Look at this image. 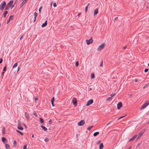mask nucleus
I'll return each instance as SVG.
<instances>
[{
	"label": "nucleus",
	"instance_id": "14",
	"mask_svg": "<svg viewBox=\"0 0 149 149\" xmlns=\"http://www.w3.org/2000/svg\"><path fill=\"white\" fill-rule=\"evenodd\" d=\"M137 136V135H134V136H133V137H132V138H131L130 139V141H131L132 140H134L136 138V137Z\"/></svg>",
	"mask_w": 149,
	"mask_h": 149
},
{
	"label": "nucleus",
	"instance_id": "15",
	"mask_svg": "<svg viewBox=\"0 0 149 149\" xmlns=\"http://www.w3.org/2000/svg\"><path fill=\"white\" fill-rule=\"evenodd\" d=\"M37 15H38V14L37 13L35 12L34 13V22H35L36 21V17H37Z\"/></svg>",
	"mask_w": 149,
	"mask_h": 149
},
{
	"label": "nucleus",
	"instance_id": "40",
	"mask_svg": "<svg viewBox=\"0 0 149 149\" xmlns=\"http://www.w3.org/2000/svg\"><path fill=\"white\" fill-rule=\"evenodd\" d=\"M21 124V122L19 121L18 123V126H20Z\"/></svg>",
	"mask_w": 149,
	"mask_h": 149
},
{
	"label": "nucleus",
	"instance_id": "39",
	"mask_svg": "<svg viewBox=\"0 0 149 149\" xmlns=\"http://www.w3.org/2000/svg\"><path fill=\"white\" fill-rule=\"evenodd\" d=\"M42 7L41 6V7H40V8L39 9V11L40 13V11H41V10L42 9Z\"/></svg>",
	"mask_w": 149,
	"mask_h": 149
},
{
	"label": "nucleus",
	"instance_id": "45",
	"mask_svg": "<svg viewBox=\"0 0 149 149\" xmlns=\"http://www.w3.org/2000/svg\"><path fill=\"white\" fill-rule=\"evenodd\" d=\"M24 35H22V36H21L20 38V40H21L22 39V38H23L24 36Z\"/></svg>",
	"mask_w": 149,
	"mask_h": 149
},
{
	"label": "nucleus",
	"instance_id": "49",
	"mask_svg": "<svg viewBox=\"0 0 149 149\" xmlns=\"http://www.w3.org/2000/svg\"><path fill=\"white\" fill-rule=\"evenodd\" d=\"M148 86V85L147 84H146L145 85V86L143 87V88H146Z\"/></svg>",
	"mask_w": 149,
	"mask_h": 149
},
{
	"label": "nucleus",
	"instance_id": "47",
	"mask_svg": "<svg viewBox=\"0 0 149 149\" xmlns=\"http://www.w3.org/2000/svg\"><path fill=\"white\" fill-rule=\"evenodd\" d=\"M35 99V101L37 100H38V97H35V99Z\"/></svg>",
	"mask_w": 149,
	"mask_h": 149
},
{
	"label": "nucleus",
	"instance_id": "22",
	"mask_svg": "<svg viewBox=\"0 0 149 149\" xmlns=\"http://www.w3.org/2000/svg\"><path fill=\"white\" fill-rule=\"evenodd\" d=\"M17 63H16L14 65H13V68H16L17 66Z\"/></svg>",
	"mask_w": 149,
	"mask_h": 149
},
{
	"label": "nucleus",
	"instance_id": "31",
	"mask_svg": "<svg viewBox=\"0 0 149 149\" xmlns=\"http://www.w3.org/2000/svg\"><path fill=\"white\" fill-rule=\"evenodd\" d=\"M13 16H10L9 17V20H10L13 19Z\"/></svg>",
	"mask_w": 149,
	"mask_h": 149
},
{
	"label": "nucleus",
	"instance_id": "13",
	"mask_svg": "<svg viewBox=\"0 0 149 149\" xmlns=\"http://www.w3.org/2000/svg\"><path fill=\"white\" fill-rule=\"evenodd\" d=\"M47 24V21L46 20L45 22L43 23L42 25V27H44Z\"/></svg>",
	"mask_w": 149,
	"mask_h": 149
},
{
	"label": "nucleus",
	"instance_id": "33",
	"mask_svg": "<svg viewBox=\"0 0 149 149\" xmlns=\"http://www.w3.org/2000/svg\"><path fill=\"white\" fill-rule=\"evenodd\" d=\"M26 147H27V145H24V146H23V149H27Z\"/></svg>",
	"mask_w": 149,
	"mask_h": 149
},
{
	"label": "nucleus",
	"instance_id": "27",
	"mask_svg": "<svg viewBox=\"0 0 149 149\" xmlns=\"http://www.w3.org/2000/svg\"><path fill=\"white\" fill-rule=\"evenodd\" d=\"M17 131L18 133H20L21 135H23V133L22 132H21L20 131L18 130H17Z\"/></svg>",
	"mask_w": 149,
	"mask_h": 149
},
{
	"label": "nucleus",
	"instance_id": "11",
	"mask_svg": "<svg viewBox=\"0 0 149 149\" xmlns=\"http://www.w3.org/2000/svg\"><path fill=\"white\" fill-rule=\"evenodd\" d=\"M144 132V131H143V132H140V134H139V136H138V137L137 138V139H139V138H140L142 136V135L143 134V133Z\"/></svg>",
	"mask_w": 149,
	"mask_h": 149
},
{
	"label": "nucleus",
	"instance_id": "4",
	"mask_svg": "<svg viewBox=\"0 0 149 149\" xmlns=\"http://www.w3.org/2000/svg\"><path fill=\"white\" fill-rule=\"evenodd\" d=\"M85 122L84 120H82L78 123V125L79 126H82L84 125Z\"/></svg>",
	"mask_w": 149,
	"mask_h": 149
},
{
	"label": "nucleus",
	"instance_id": "28",
	"mask_svg": "<svg viewBox=\"0 0 149 149\" xmlns=\"http://www.w3.org/2000/svg\"><path fill=\"white\" fill-rule=\"evenodd\" d=\"M112 98L111 97H109L107 98V100L109 101L111 100H112Z\"/></svg>",
	"mask_w": 149,
	"mask_h": 149
},
{
	"label": "nucleus",
	"instance_id": "25",
	"mask_svg": "<svg viewBox=\"0 0 149 149\" xmlns=\"http://www.w3.org/2000/svg\"><path fill=\"white\" fill-rule=\"evenodd\" d=\"M93 127V126H92L91 127H88L87 130H90L91 128H92Z\"/></svg>",
	"mask_w": 149,
	"mask_h": 149
},
{
	"label": "nucleus",
	"instance_id": "26",
	"mask_svg": "<svg viewBox=\"0 0 149 149\" xmlns=\"http://www.w3.org/2000/svg\"><path fill=\"white\" fill-rule=\"evenodd\" d=\"M5 146H6V148L7 149L9 148V147H10L9 145L7 144H6Z\"/></svg>",
	"mask_w": 149,
	"mask_h": 149
},
{
	"label": "nucleus",
	"instance_id": "36",
	"mask_svg": "<svg viewBox=\"0 0 149 149\" xmlns=\"http://www.w3.org/2000/svg\"><path fill=\"white\" fill-rule=\"evenodd\" d=\"M49 141V139L47 138H46L45 139V141L46 142H48V141Z\"/></svg>",
	"mask_w": 149,
	"mask_h": 149
},
{
	"label": "nucleus",
	"instance_id": "60",
	"mask_svg": "<svg viewBox=\"0 0 149 149\" xmlns=\"http://www.w3.org/2000/svg\"><path fill=\"white\" fill-rule=\"evenodd\" d=\"M14 6V5H13L12 6V7L11 8V9H12L13 8Z\"/></svg>",
	"mask_w": 149,
	"mask_h": 149
},
{
	"label": "nucleus",
	"instance_id": "6",
	"mask_svg": "<svg viewBox=\"0 0 149 149\" xmlns=\"http://www.w3.org/2000/svg\"><path fill=\"white\" fill-rule=\"evenodd\" d=\"M86 41L87 44L88 45L91 43L93 42V40L92 38H91L89 40H86Z\"/></svg>",
	"mask_w": 149,
	"mask_h": 149
},
{
	"label": "nucleus",
	"instance_id": "24",
	"mask_svg": "<svg viewBox=\"0 0 149 149\" xmlns=\"http://www.w3.org/2000/svg\"><path fill=\"white\" fill-rule=\"evenodd\" d=\"M6 140V139L5 137H3L2 138V141L3 142H4Z\"/></svg>",
	"mask_w": 149,
	"mask_h": 149
},
{
	"label": "nucleus",
	"instance_id": "41",
	"mask_svg": "<svg viewBox=\"0 0 149 149\" xmlns=\"http://www.w3.org/2000/svg\"><path fill=\"white\" fill-rule=\"evenodd\" d=\"M88 8V6H87L85 7V12H86L87 10V9Z\"/></svg>",
	"mask_w": 149,
	"mask_h": 149
},
{
	"label": "nucleus",
	"instance_id": "35",
	"mask_svg": "<svg viewBox=\"0 0 149 149\" xmlns=\"http://www.w3.org/2000/svg\"><path fill=\"white\" fill-rule=\"evenodd\" d=\"M54 97H53L51 99V102H54Z\"/></svg>",
	"mask_w": 149,
	"mask_h": 149
},
{
	"label": "nucleus",
	"instance_id": "32",
	"mask_svg": "<svg viewBox=\"0 0 149 149\" xmlns=\"http://www.w3.org/2000/svg\"><path fill=\"white\" fill-rule=\"evenodd\" d=\"M78 65H79V62L78 61H77L76 62L75 65H76V66L77 67V66H78Z\"/></svg>",
	"mask_w": 149,
	"mask_h": 149
},
{
	"label": "nucleus",
	"instance_id": "34",
	"mask_svg": "<svg viewBox=\"0 0 149 149\" xmlns=\"http://www.w3.org/2000/svg\"><path fill=\"white\" fill-rule=\"evenodd\" d=\"M26 1H25V0H24V1L22 2V5H23L26 2Z\"/></svg>",
	"mask_w": 149,
	"mask_h": 149
},
{
	"label": "nucleus",
	"instance_id": "29",
	"mask_svg": "<svg viewBox=\"0 0 149 149\" xmlns=\"http://www.w3.org/2000/svg\"><path fill=\"white\" fill-rule=\"evenodd\" d=\"M40 120L41 123H43L44 122V121L42 118H40Z\"/></svg>",
	"mask_w": 149,
	"mask_h": 149
},
{
	"label": "nucleus",
	"instance_id": "63",
	"mask_svg": "<svg viewBox=\"0 0 149 149\" xmlns=\"http://www.w3.org/2000/svg\"><path fill=\"white\" fill-rule=\"evenodd\" d=\"M126 48V46H125V47H124V49H125Z\"/></svg>",
	"mask_w": 149,
	"mask_h": 149
},
{
	"label": "nucleus",
	"instance_id": "1",
	"mask_svg": "<svg viewBox=\"0 0 149 149\" xmlns=\"http://www.w3.org/2000/svg\"><path fill=\"white\" fill-rule=\"evenodd\" d=\"M6 6V3L5 1H3L0 5V9L3 10Z\"/></svg>",
	"mask_w": 149,
	"mask_h": 149
},
{
	"label": "nucleus",
	"instance_id": "2",
	"mask_svg": "<svg viewBox=\"0 0 149 149\" xmlns=\"http://www.w3.org/2000/svg\"><path fill=\"white\" fill-rule=\"evenodd\" d=\"M149 104V101H147L145 102L142 106L141 109H143L145 108Z\"/></svg>",
	"mask_w": 149,
	"mask_h": 149
},
{
	"label": "nucleus",
	"instance_id": "62",
	"mask_svg": "<svg viewBox=\"0 0 149 149\" xmlns=\"http://www.w3.org/2000/svg\"><path fill=\"white\" fill-rule=\"evenodd\" d=\"M34 137V135L33 134H32V137Z\"/></svg>",
	"mask_w": 149,
	"mask_h": 149
},
{
	"label": "nucleus",
	"instance_id": "46",
	"mask_svg": "<svg viewBox=\"0 0 149 149\" xmlns=\"http://www.w3.org/2000/svg\"><path fill=\"white\" fill-rule=\"evenodd\" d=\"M148 69H145L144 71L145 72H147L148 71Z\"/></svg>",
	"mask_w": 149,
	"mask_h": 149
},
{
	"label": "nucleus",
	"instance_id": "44",
	"mask_svg": "<svg viewBox=\"0 0 149 149\" xmlns=\"http://www.w3.org/2000/svg\"><path fill=\"white\" fill-rule=\"evenodd\" d=\"M52 121L51 119H50L49 121V124H52Z\"/></svg>",
	"mask_w": 149,
	"mask_h": 149
},
{
	"label": "nucleus",
	"instance_id": "20",
	"mask_svg": "<svg viewBox=\"0 0 149 149\" xmlns=\"http://www.w3.org/2000/svg\"><path fill=\"white\" fill-rule=\"evenodd\" d=\"M8 12L7 11H6L3 13V16L4 17H5L6 15L8 14Z\"/></svg>",
	"mask_w": 149,
	"mask_h": 149
},
{
	"label": "nucleus",
	"instance_id": "56",
	"mask_svg": "<svg viewBox=\"0 0 149 149\" xmlns=\"http://www.w3.org/2000/svg\"><path fill=\"white\" fill-rule=\"evenodd\" d=\"M138 81V80L137 79H135L134 80V81L135 82H137Z\"/></svg>",
	"mask_w": 149,
	"mask_h": 149
},
{
	"label": "nucleus",
	"instance_id": "7",
	"mask_svg": "<svg viewBox=\"0 0 149 149\" xmlns=\"http://www.w3.org/2000/svg\"><path fill=\"white\" fill-rule=\"evenodd\" d=\"M122 106V103L121 102H119L117 104V107L118 109H120L121 107Z\"/></svg>",
	"mask_w": 149,
	"mask_h": 149
},
{
	"label": "nucleus",
	"instance_id": "23",
	"mask_svg": "<svg viewBox=\"0 0 149 149\" xmlns=\"http://www.w3.org/2000/svg\"><path fill=\"white\" fill-rule=\"evenodd\" d=\"M5 133V129L4 127H3V128L2 133L3 134H4Z\"/></svg>",
	"mask_w": 149,
	"mask_h": 149
},
{
	"label": "nucleus",
	"instance_id": "38",
	"mask_svg": "<svg viewBox=\"0 0 149 149\" xmlns=\"http://www.w3.org/2000/svg\"><path fill=\"white\" fill-rule=\"evenodd\" d=\"M53 6L54 7H56L57 5H56V3H53Z\"/></svg>",
	"mask_w": 149,
	"mask_h": 149
},
{
	"label": "nucleus",
	"instance_id": "55",
	"mask_svg": "<svg viewBox=\"0 0 149 149\" xmlns=\"http://www.w3.org/2000/svg\"><path fill=\"white\" fill-rule=\"evenodd\" d=\"M51 103H52V105L53 107H54V102H51Z\"/></svg>",
	"mask_w": 149,
	"mask_h": 149
},
{
	"label": "nucleus",
	"instance_id": "64",
	"mask_svg": "<svg viewBox=\"0 0 149 149\" xmlns=\"http://www.w3.org/2000/svg\"><path fill=\"white\" fill-rule=\"evenodd\" d=\"M4 72H3V73H2V74H3H3H4Z\"/></svg>",
	"mask_w": 149,
	"mask_h": 149
},
{
	"label": "nucleus",
	"instance_id": "5",
	"mask_svg": "<svg viewBox=\"0 0 149 149\" xmlns=\"http://www.w3.org/2000/svg\"><path fill=\"white\" fill-rule=\"evenodd\" d=\"M93 102V101L92 99L89 100L86 104V106H88L90 104H92Z\"/></svg>",
	"mask_w": 149,
	"mask_h": 149
},
{
	"label": "nucleus",
	"instance_id": "8",
	"mask_svg": "<svg viewBox=\"0 0 149 149\" xmlns=\"http://www.w3.org/2000/svg\"><path fill=\"white\" fill-rule=\"evenodd\" d=\"M72 102L73 104L76 105L77 104V100L76 98H74L73 99Z\"/></svg>",
	"mask_w": 149,
	"mask_h": 149
},
{
	"label": "nucleus",
	"instance_id": "19",
	"mask_svg": "<svg viewBox=\"0 0 149 149\" xmlns=\"http://www.w3.org/2000/svg\"><path fill=\"white\" fill-rule=\"evenodd\" d=\"M95 77L94 74L93 73L91 75V79H93Z\"/></svg>",
	"mask_w": 149,
	"mask_h": 149
},
{
	"label": "nucleus",
	"instance_id": "9",
	"mask_svg": "<svg viewBox=\"0 0 149 149\" xmlns=\"http://www.w3.org/2000/svg\"><path fill=\"white\" fill-rule=\"evenodd\" d=\"M25 117L28 120H29V119L30 118H29V115L26 112H25Z\"/></svg>",
	"mask_w": 149,
	"mask_h": 149
},
{
	"label": "nucleus",
	"instance_id": "21",
	"mask_svg": "<svg viewBox=\"0 0 149 149\" xmlns=\"http://www.w3.org/2000/svg\"><path fill=\"white\" fill-rule=\"evenodd\" d=\"M99 134V132H96L93 134V136H96Z\"/></svg>",
	"mask_w": 149,
	"mask_h": 149
},
{
	"label": "nucleus",
	"instance_id": "54",
	"mask_svg": "<svg viewBox=\"0 0 149 149\" xmlns=\"http://www.w3.org/2000/svg\"><path fill=\"white\" fill-rule=\"evenodd\" d=\"M111 122H109V123H108L107 124V125H109L110 124H111Z\"/></svg>",
	"mask_w": 149,
	"mask_h": 149
},
{
	"label": "nucleus",
	"instance_id": "3",
	"mask_svg": "<svg viewBox=\"0 0 149 149\" xmlns=\"http://www.w3.org/2000/svg\"><path fill=\"white\" fill-rule=\"evenodd\" d=\"M104 46L105 44L104 43H103L98 47L97 49V50L98 51H100L104 48Z\"/></svg>",
	"mask_w": 149,
	"mask_h": 149
},
{
	"label": "nucleus",
	"instance_id": "37",
	"mask_svg": "<svg viewBox=\"0 0 149 149\" xmlns=\"http://www.w3.org/2000/svg\"><path fill=\"white\" fill-rule=\"evenodd\" d=\"M116 95V94L115 93H112V94H111V97H113L115 95Z\"/></svg>",
	"mask_w": 149,
	"mask_h": 149
},
{
	"label": "nucleus",
	"instance_id": "10",
	"mask_svg": "<svg viewBox=\"0 0 149 149\" xmlns=\"http://www.w3.org/2000/svg\"><path fill=\"white\" fill-rule=\"evenodd\" d=\"M98 9L96 8L95 9L94 11V15H97L98 12Z\"/></svg>",
	"mask_w": 149,
	"mask_h": 149
},
{
	"label": "nucleus",
	"instance_id": "58",
	"mask_svg": "<svg viewBox=\"0 0 149 149\" xmlns=\"http://www.w3.org/2000/svg\"><path fill=\"white\" fill-rule=\"evenodd\" d=\"M10 20H9V19H8V22H7V24H8L10 22Z\"/></svg>",
	"mask_w": 149,
	"mask_h": 149
},
{
	"label": "nucleus",
	"instance_id": "30",
	"mask_svg": "<svg viewBox=\"0 0 149 149\" xmlns=\"http://www.w3.org/2000/svg\"><path fill=\"white\" fill-rule=\"evenodd\" d=\"M14 145L15 146H16L17 145V142L16 141H14L13 143Z\"/></svg>",
	"mask_w": 149,
	"mask_h": 149
},
{
	"label": "nucleus",
	"instance_id": "50",
	"mask_svg": "<svg viewBox=\"0 0 149 149\" xmlns=\"http://www.w3.org/2000/svg\"><path fill=\"white\" fill-rule=\"evenodd\" d=\"M2 61H3L2 59V58H1L0 59V63H1L2 62Z\"/></svg>",
	"mask_w": 149,
	"mask_h": 149
},
{
	"label": "nucleus",
	"instance_id": "57",
	"mask_svg": "<svg viewBox=\"0 0 149 149\" xmlns=\"http://www.w3.org/2000/svg\"><path fill=\"white\" fill-rule=\"evenodd\" d=\"M23 125H24V126L25 127V128H27V127H26V126L25 125V124H23Z\"/></svg>",
	"mask_w": 149,
	"mask_h": 149
},
{
	"label": "nucleus",
	"instance_id": "61",
	"mask_svg": "<svg viewBox=\"0 0 149 149\" xmlns=\"http://www.w3.org/2000/svg\"><path fill=\"white\" fill-rule=\"evenodd\" d=\"M80 15H81V13H79V14H78V16H79Z\"/></svg>",
	"mask_w": 149,
	"mask_h": 149
},
{
	"label": "nucleus",
	"instance_id": "12",
	"mask_svg": "<svg viewBox=\"0 0 149 149\" xmlns=\"http://www.w3.org/2000/svg\"><path fill=\"white\" fill-rule=\"evenodd\" d=\"M13 0L10 1L7 4L8 6H9V7H10L11 5L13 4Z\"/></svg>",
	"mask_w": 149,
	"mask_h": 149
},
{
	"label": "nucleus",
	"instance_id": "16",
	"mask_svg": "<svg viewBox=\"0 0 149 149\" xmlns=\"http://www.w3.org/2000/svg\"><path fill=\"white\" fill-rule=\"evenodd\" d=\"M41 127L45 131H46L47 130V129L45 126H41Z\"/></svg>",
	"mask_w": 149,
	"mask_h": 149
},
{
	"label": "nucleus",
	"instance_id": "53",
	"mask_svg": "<svg viewBox=\"0 0 149 149\" xmlns=\"http://www.w3.org/2000/svg\"><path fill=\"white\" fill-rule=\"evenodd\" d=\"M102 64H103V62H102L100 63V66L102 67Z\"/></svg>",
	"mask_w": 149,
	"mask_h": 149
},
{
	"label": "nucleus",
	"instance_id": "42",
	"mask_svg": "<svg viewBox=\"0 0 149 149\" xmlns=\"http://www.w3.org/2000/svg\"><path fill=\"white\" fill-rule=\"evenodd\" d=\"M33 114L36 117L37 116V113L36 112H34L33 113Z\"/></svg>",
	"mask_w": 149,
	"mask_h": 149
},
{
	"label": "nucleus",
	"instance_id": "18",
	"mask_svg": "<svg viewBox=\"0 0 149 149\" xmlns=\"http://www.w3.org/2000/svg\"><path fill=\"white\" fill-rule=\"evenodd\" d=\"M18 129L19 130H23V128L20 126H18L17 127Z\"/></svg>",
	"mask_w": 149,
	"mask_h": 149
},
{
	"label": "nucleus",
	"instance_id": "17",
	"mask_svg": "<svg viewBox=\"0 0 149 149\" xmlns=\"http://www.w3.org/2000/svg\"><path fill=\"white\" fill-rule=\"evenodd\" d=\"M103 148V145L102 143H101L99 146L100 149H102Z\"/></svg>",
	"mask_w": 149,
	"mask_h": 149
},
{
	"label": "nucleus",
	"instance_id": "52",
	"mask_svg": "<svg viewBox=\"0 0 149 149\" xmlns=\"http://www.w3.org/2000/svg\"><path fill=\"white\" fill-rule=\"evenodd\" d=\"M6 66H5L3 69V71H5L6 70Z\"/></svg>",
	"mask_w": 149,
	"mask_h": 149
},
{
	"label": "nucleus",
	"instance_id": "59",
	"mask_svg": "<svg viewBox=\"0 0 149 149\" xmlns=\"http://www.w3.org/2000/svg\"><path fill=\"white\" fill-rule=\"evenodd\" d=\"M118 18V17H116L115 18V20H116Z\"/></svg>",
	"mask_w": 149,
	"mask_h": 149
},
{
	"label": "nucleus",
	"instance_id": "43",
	"mask_svg": "<svg viewBox=\"0 0 149 149\" xmlns=\"http://www.w3.org/2000/svg\"><path fill=\"white\" fill-rule=\"evenodd\" d=\"M10 7H9V6H8V5H7V6L6 7L5 9L6 10H8Z\"/></svg>",
	"mask_w": 149,
	"mask_h": 149
},
{
	"label": "nucleus",
	"instance_id": "51",
	"mask_svg": "<svg viewBox=\"0 0 149 149\" xmlns=\"http://www.w3.org/2000/svg\"><path fill=\"white\" fill-rule=\"evenodd\" d=\"M124 117H125V116H122V117H120V118H119L117 119V120H118L120 119H121V118H123Z\"/></svg>",
	"mask_w": 149,
	"mask_h": 149
},
{
	"label": "nucleus",
	"instance_id": "48",
	"mask_svg": "<svg viewBox=\"0 0 149 149\" xmlns=\"http://www.w3.org/2000/svg\"><path fill=\"white\" fill-rule=\"evenodd\" d=\"M20 69V67L19 66H18L17 68V72H18L19 71V70Z\"/></svg>",
	"mask_w": 149,
	"mask_h": 149
}]
</instances>
